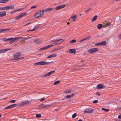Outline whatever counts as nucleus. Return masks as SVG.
I'll use <instances>...</instances> for the list:
<instances>
[{
  "label": "nucleus",
  "mask_w": 121,
  "mask_h": 121,
  "mask_svg": "<svg viewBox=\"0 0 121 121\" xmlns=\"http://www.w3.org/2000/svg\"><path fill=\"white\" fill-rule=\"evenodd\" d=\"M52 62H45L42 61L35 63L33 65L36 66L38 65H49Z\"/></svg>",
  "instance_id": "1"
},
{
  "label": "nucleus",
  "mask_w": 121,
  "mask_h": 121,
  "mask_svg": "<svg viewBox=\"0 0 121 121\" xmlns=\"http://www.w3.org/2000/svg\"><path fill=\"white\" fill-rule=\"evenodd\" d=\"M44 11L42 10L38 11L35 15L34 17L35 18H37L42 16L44 14Z\"/></svg>",
  "instance_id": "2"
},
{
  "label": "nucleus",
  "mask_w": 121,
  "mask_h": 121,
  "mask_svg": "<svg viewBox=\"0 0 121 121\" xmlns=\"http://www.w3.org/2000/svg\"><path fill=\"white\" fill-rule=\"evenodd\" d=\"M21 55V54L20 53H17L15 54L13 56L15 59H13V60H17V59H22L24 58L23 57H21L20 58H18Z\"/></svg>",
  "instance_id": "3"
},
{
  "label": "nucleus",
  "mask_w": 121,
  "mask_h": 121,
  "mask_svg": "<svg viewBox=\"0 0 121 121\" xmlns=\"http://www.w3.org/2000/svg\"><path fill=\"white\" fill-rule=\"evenodd\" d=\"M27 13H21V14L19 15L17 17H15V19L16 20H17L20 19L21 18L24 16H25V15L27 14Z\"/></svg>",
  "instance_id": "4"
},
{
  "label": "nucleus",
  "mask_w": 121,
  "mask_h": 121,
  "mask_svg": "<svg viewBox=\"0 0 121 121\" xmlns=\"http://www.w3.org/2000/svg\"><path fill=\"white\" fill-rule=\"evenodd\" d=\"M98 50L97 48H94L90 49L88 50V52L90 53H92L97 52Z\"/></svg>",
  "instance_id": "5"
},
{
  "label": "nucleus",
  "mask_w": 121,
  "mask_h": 121,
  "mask_svg": "<svg viewBox=\"0 0 121 121\" xmlns=\"http://www.w3.org/2000/svg\"><path fill=\"white\" fill-rule=\"evenodd\" d=\"M28 101H22L21 102L18 104L19 106H21L22 105H27L29 104Z\"/></svg>",
  "instance_id": "6"
},
{
  "label": "nucleus",
  "mask_w": 121,
  "mask_h": 121,
  "mask_svg": "<svg viewBox=\"0 0 121 121\" xmlns=\"http://www.w3.org/2000/svg\"><path fill=\"white\" fill-rule=\"evenodd\" d=\"M22 38V37H17V38H11L12 39H11L10 40V43H14L15 42H16L17 41V40L19 38Z\"/></svg>",
  "instance_id": "7"
},
{
  "label": "nucleus",
  "mask_w": 121,
  "mask_h": 121,
  "mask_svg": "<svg viewBox=\"0 0 121 121\" xmlns=\"http://www.w3.org/2000/svg\"><path fill=\"white\" fill-rule=\"evenodd\" d=\"M103 26L105 27L108 26H110V23L108 21H104L103 23Z\"/></svg>",
  "instance_id": "8"
},
{
  "label": "nucleus",
  "mask_w": 121,
  "mask_h": 121,
  "mask_svg": "<svg viewBox=\"0 0 121 121\" xmlns=\"http://www.w3.org/2000/svg\"><path fill=\"white\" fill-rule=\"evenodd\" d=\"M94 111V109L91 108H87L84 110V112L85 113H91L93 112Z\"/></svg>",
  "instance_id": "9"
},
{
  "label": "nucleus",
  "mask_w": 121,
  "mask_h": 121,
  "mask_svg": "<svg viewBox=\"0 0 121 121\" xmlns=\"http://www.w3.org/2000/svg\"><path fill=\"white\" fill-rule=\"evenodd\" d=\"M17 104H14L5 107L4 109H8L11 108L16 107L17 106Z\"/></svg>",
  "instance_id": "10"
},
{
  "label": "nucleus",
  "mask_w": 121,
  "mask_h": 121,
  "mask_svg": "<svg viewBox=\"0 0 121 121\" xmlns=\"http://www.w3.org/2000/svg\"><path fill=\"white\" fill-rule=\"evenodd\" d=\"M97 86L98 87V89H101L102 88H105V86L103 84H98L97 85Z\"/></svg>",
  "instance_id": "11"
},
{
  "label": "nucleus",
  "mask_w": 121,
  "mask_h": 121,
  "mask_svg": "<svg viewBox=\"0 0 121 121\" xmlns=\"http://www.w3.org/2000/svg\"><path fill=\"white\" fill-rule=\"evenodd\" d=\"M34 42L38 44H39L41 43V41L39 39H34Z\"/></svg>",
  "instance_id": "12"
},
{
  "label": "nucleus",
  "mask_w": 121,
  "mask_h": 121,
  "mask_svg": "<svg viewBox=\"0 0 121 121\" xmlns=\"http://www.w3.org/2000/svg\"><path fill=\"white\" fill-rule=\"evenodd\" d=\"M65 6V4H64L62 5H60L59 6L56 7L55 9L56 10H58L64 8Z\"/></svg>",
  "instance_id": "13"
},
{
  "label": "nucleus",
  "mask_w": 121,
  "mask_h": 121,
  "mask_svg": "<svg viewBox=\"0 0 121 121\" xmlns=\"http://www.w3.org/2000/svg\"><path fill=\"white\" fill-rule=\"evenodd\" d=\"M77 16L75 14H73L71 17V18L73 21H75L77 18Z\"/></svg>",
  "instance_id": "14"
},
{
  "label": "nucleus",
  "mask_w": 121,
  "mask_h": 121,
  "mask_svg": "<svg viewBox=\"0 0 121 121\" xmlns=\"http://www.w3.org/2000/svg\"><path fill=\"white\" fill-rule=\"evenodd\" d=\"M6 14L5 11H3L0 12V17H2L5 16Z\"/></svg>",
  "instance_id": "15"
},
{
  "label": "nucleus",
  "mask_w": 121,
  "mask_h": 121,
  "mask_svg": "<svg viewBox=\"0 0 121 121\" xmlns=\"http://www.w3.org/2000/svg\"><path fill=\"white\" fill-rule=\"evenodd\" d=\"M11 48H8L7 49H3L0 50V53H3L5 52L6 51H7L9 50H11Z\"/></svg>",
  "instance_id": "16"
},
{
  "label": "nucleus",
  "mask_w": 121,
  "mask_h": 121,
  "mask_svg": "<svg viewBox=\"0 0 121 121\" xmlns=\"http://www.w3.org/2000/svg\"><path fill=\"white\" fill-rule=\"evenodd\" d=\"M57 56V54H52L50 55L49 56L47 57L48 58H50L52 57H55L56 56Z\"/></svg>",
  "instance_id": "17"
},
{
  "label": "nucleus",
  "mask_w": 121,
  "mask_h": 121,
  "mask_svg": "<svg viewBox=\"0 0 121 121\" xmlns=\"http://www.w3.org/2000/svg\"><path fill=\"white\" fill-rule=\"evenodd\" d=\"M40 25L39 24L35 26L34 29H33L32 30V31H35L38 29L39 27H40Z\"/></svg>",
  "instance_id": "18"
},
{
  "label": "nucleus",
  "mask_w": 121,
  "mask_h": 121,
  "mask_svg": "<svg viewBox=\"0 0 121 121\" xmlns=\"http://www.w3.org/2000/svg\"><path fill=\"white\" fill-rule=\"evenodd\" d=\"M69 52L70 53H73L76 52V50L75 49H71L69 50Z\"/></svg>",
  "instance_id": "19"
},
{
  "label": "nucleus",
  "mask_w": 121,
  "mask_h": 121,
  "mask_svg": "<svg viewBox=\"0 0 121 121\" xmlns=\"http://www.w3.org/2000/svg\"><path fill=\"white\" fill-rule=\"evenodd\" d=\"M14 6L13 5H10L7 6L8 10L9 9H14Z\"/></svg>",
  "instance_id": "20"
},
{
  "label": "nucleus",
  "mask_w": 121,
  "mask_h": 121,
  "mask_svg": "<svg viewBox=\"0 0 121 121\" xmlns=\"http://www.w3.org/2000/svg\"><path fill=\"white\" fill-rule=\"evenodd\" d=\"M52 42L55 45H57L59 44L58 40H54L52 41Z\"/></svg>",
  "instance_id": "21"
},
{
  "label": "nucleus",
  "mask_w": 121,
  "mask_h": 121,
  "mask_svg": "<svg viewBox=\"0 0 121 121\" xmlns=\"http://www.w3.org/2000/svg\"><path fill=\"white\" fill-rule=\"evenodd\" d=\"M53 44H51L47 46L44 47V48L45 49H47L49 48H50L52 46H53Z\"/></svg>",
  "instance_id": "22"
},
{
  "label": "nucleus",
  "mask_w": 121,
  "mask_h": 121,
  "mask_svg": "<svg viewBox=\"0 0 121 121\" xmlns=\"http://www.w3.org/2000/svg\"><path fill=\"white\" fill-rule=\"evenodd\" d=\"M97 17H98L97 15L94 16L92 18V21L94 22L95 20L97 19Z\"/></svg>",
  "instance_id": "23"
},
{
  "label": "nucleus",
  "mask_w": 121,
  "mask_h": 121,
  "mask_svg": "<svg viewBox=\"0 0 121 121\" xmlns=\"http://www.w3.org/2000/svg\"><path fill=\"white\" fill-rule=\"evenodd\" d=\"M103 26V25L101 24H98L97 26V28L99 29H100L102 28Z\"/></svg>",
  "instance_id": "24"
},
{
  "label": "nucleus",
  "mask_w": 121,
  "mask_h": 121,
  "mask_svg": "<svg viewBox=\"0 0 121 121\" xmlns=\"http://www.w3.org/2000/svg\"><path fill=\"white\" fill-rule=\"evenodd\" d=\"M44 108L43 104H41L39 105L38 107V109H42Z\"/></svg>",
  "instance_id": "25"
},
{
  "label": "nucleus",
  "mask_w": 121,
  "mask_h": 121,
  "mask_svg": "<svg viewBox=\"0 0 121 121\" xmlns=\"http://www.w3.org/2000/svg\"><path fill=\"white\" fill-rule=\"evenodd\" d=\"M101 46H104L106 44L107 42L106 41H103L101 42Z\"/></svg>",
  "instance_id": "26"
},
{
  "label": "nucleus",
  "mask_w": 121,
  "mask_h": 121,
  "mask_svg": "<svg viewBox=\"0 0 121 121\" xmlns=\"http://www.w3.org/2000/svg\"><path fill=\"white\" fill-rule=\"evenodd\" d=\"M0 10H8L7 6L3 7L0 8Z\"/></svg>",
  "instance_id": "27"
},
{
  "label": "nucleus",
  "mask_w": 121,
  "mask_h": 121,
  "mask_svg": "<svg viewBox=\"0 0 121 121\" xmlns=\"http://www.w3.org/2000/svg\"><path fill=\"white\" fill-rule=\"evenodd\" d=\"M12 39L11 38H9L8 39H7L6 38H3L2 39V40H3V41H9L11 39Z\"/></svg>",
  "instance_id": "28"
},
{
  "label": "nucleus",
  "mask_w": 121,
  "mask_h": 121,
  "mask_svg": "<svg viewBox=\"0 0 121 121\" xmlns=\"http://www.w3.org/2000/svg\"><path fill=\"white\" fill-rule=\"evenodd\" d=\"M71 92V91L70 90H69L67 91H64V92L65 94L70 93Z\"/></svg>",
  "instance_id": "29"
},
{
  "label": "nucleus",
  "mask_w": 121,
  "mask_h": 121,
  "mask_svg": "<svg viewBox=\"0 0 121 121\" xmlns=\"http://www.w3.org/2000/svg\"><path fill=\"white\" fill-rule=\"evenodd\" d=\"M53 10V9L52 8H48L46 9L44 11L45 12H47L49 11H50Z\"/></svg>",
  "instance_id": "30"
},
{
  "label": "nucleus",
  "mask_w": 121,
  "mask_h": 121,
  "mask_svg": "<svg viewBox=\"0 0 121 121\" xmlns=\"http://www.w3.org/2000/svg\"><path fill=\"white\" fill-rule=\"evenodd\" d=\"M43 106L44 108H45L50 107L51 106V105L50 104L45 105V104H43Z\"/></svg>",
  "instance_id": "31"
},
{
  "label": "nucleus",
  "mask_w": 121,
  "mask_h": 121,
  "mask_svg": "<svg viewBox=\"0 0 121 121\" xmlns=\"http://www.w3.org/2000/svg\"><path fill=\"white\" fill-rule=\"evenodd\" d=\"M9 30V29H1L0 30V33H2L3 32L5 31L6 30Z\"/></svg>",
  "instance_id": "32"
},
{
  "label": "nucleus",
  "mask_w": 121,
  "mask_h": 121,
  "mask_svg": "<svg viewBox=\"0 0 121 121\" xmlns=\"http://www.w3.org/2000/svg\"><path fill=\"white\" fill-rule=\"evenodd\" d=\"M23 9V8H20V9H16L14 10V11L15 12H17V11H20L22 10Z\"/></svg>",
  "instance_id": "33"
},
{
  "label": "nucleus",
  "mask_w": 121,
  "mask_h": 121,
  "mask_svg": "<svg viewBox=\"0 0 121 121\" xmlns=\"http://www.w3.org/2000/svg\"><path fill=\"white\" fill-rule=\"evenodd\" d=\"M102 110H103L104 111V112H108L109 111V109H106L105 108H102L101 109Z\"/></svg>",
  "instance_id": "34"
},
{
  "label": "nucleus",
  "mask_w": 121,
  "mask_h": 121,
  "mask_svg": "<svg viewBox=\"0 0 121 121\" xmlns=\"http://www.w3.org/2000/svg\"><path fill=\"white\" fill-rule=\"evenodd\" d=\"M64 40L63 39H60L59 40H58V42L59 44L61 43L62 41Z\"/></svg>",
  "instance_id": "35"
},
{
  "label": "nucleus",
  "mask_w": 121,
  "mask_h": 121,
  "mask_svg": "<svg viewBox=\"0 0 121 121\" xmlns=\"http://www.w3.org/2000/svg\"><path fill=\"white\" fill-rule=\"evenodd\" d=\"M60 81H57L54 82V85H56L58 84L60 82Z\"/></svg>",
  "instance_id": "36"
},
{
  "label": "nucleus",
  "mask_w": 121,
  "mask_h": 121,
  "mask_svg": "<svg viewBox=\"0 0 121 121\" xmlns=\"http://www.w3.org/2000/svg\"><path fill=\"white\" fill-rule=\"evenodd\" d=\"M41 115L40 114H37L36 115V117L39 118L41 117Z\"/></svg>",
  "instance_id": "37"
},
{
  "label": "nucleus",
  "mask_w": 121,
  "mask_h": 121,
  "mask_svg": "<svg viewBox=\"0 0 121 121\" xmlns=\"http://www.w3.org/2000/svg\"><path fill=\"white\" fill-rule=\"evenodd\" d=\"M76 39H73L71 41H70L69 42V43H74L76 42Z\"/></svg>",
  "instance_id": "38"
},
{
  "label": "nucleus",
  "mask_w": 121,
  "mask_h": 121,
  "mask_svg": "<svg viewBox=\"0 0 121 121\" xmlns=\"http://www.w3.org/2000/svg\"><path fill=\"white\" fill-rule=\"evenodd\" d=\"M50 76L49 73H47L46 74H44L43 75V77H46L47 76Z\"/></svg>",
  "instance_id": "39"
},
{
  "label": "nucleus",
  "mask_w": 121,
  "mask_h": 121,
  "mask_svg": "<svg viewBox=\"0 0 121 121\" xmlns=\"http://www.w3.org/2000/svg\"><path fill=\"white\" fill-rule=\"evenodd\" d=\"M9 0H2V3H5L8 1Z\"/></svg>",
  "instance_id": "40"
},
{
  "label": "nucleus",
  "mask_w": 121,
  "mask_h": 121,
  "mask_svg": "<svg viewBox=\"0 0 121 121\" xmlns=\"http://www.w3.org/2000/svg\"><path fill=\"white\" fill-rule=\"evenodd\" d=\"M77 114L76 113H75L73 114L72 116V117L73 118H74L76 116Z\"/></svg>",
  "instance_id": "41"
},
{
  "label": "nucleus",
  "mask_w": 121,
  "mask_h": 121,
  "mask_svg": "<svg viewBox=\"0 0 121 121\" xmlns=\"http://www.w3.org/2000/svg\"><path fill=\"white\" fill-rule=\"evenodd\" d=\"M55 72V71H53L50 72L48 73L49 75H50L51 74L54 73Z\"/></svg>",
  "instance_id": "42"
},
{
  "label": "nucleus",
  "mask_w": 121,
  "mask_h": 121,
  "mask_svg": "<svg viewBox=\"0 0 121 121\" xmlns=\"http://www.w3.org/2000/svg\"><path fill=\"white\" fill-rule=\"evenodd\" d=\"M61 49V48L60 47H59L55 48L54 49L55 50V51H56L58 50H59L60 49Z\"/></svg>",
  "instance_id": "43"
},
{
  "label": "nucleus",
  "mask_w": 121,
  "mask_h": 121,
  "mask_svg": "<svg viewBox=\"0 0 121 121\" xmlns=\"http://www.w3.org/2000/svg\"><path fill=\"white\" fill-rule=\"evenodd\" d=\"M91 37L90 36H88L86 38H84V40H88Z\"/></svg>",
  "instance_id": "44"
},
{
  "label": "nucleus",
  "mask_w": 121,
  "mask_h": 121,
  "mask_svg": "<svg viewBox=\"0 0 121 121\" xmlns=\"http://www.w3.org/2000/svg\"><path fill=\"white\" fill-rule=\"evenodd\" d=\"M71 97L70 95H68L66 96V98L67 99H69Z\"/></svg>",
  "instance_id": "45"
},
{
  "label": "nucleus",
  "mask_w": 121,
  "mask_h": 121,
  "mask_svg": "<svg viewBox=\"0 0 121 121\" xmlns=\"http://www.w3.org/2000/svg\"><path fill=\"white\" fill-rule=\"evenodd\" d=\"M98 102V101L97 100H96L93 101L92 102L94 103H96Z\"/></svg>",
  "instance_id": "46"
},
{
  "label": "nucleus",
  "mask_w": 121,
  "mask_h": 121,
  "mask_svg": "<svg viewBox=\"0 0 121 121\" xmlns=\"http://www.w3.org/2000/svg\"><path fill=\"white\" fill-rule=\"evenodd\" d=\"M95 45L96 46H99V45H100L101 46V42L97 43L95 44Z\"/></svg>",
  "instance_id": "47"
},
{
  "label": "nucleus",
  "mask_w": 121,
  "mask_h": 121,
  "mask_svg": "<svg viewBox=\"0 0 121 121\" xmlns=\"http://www.w3.org/2000/svg\"><path fill=\"white\" fill-rule=\"evenodd\" d=\"M16 101L15 100H12L9 101V102L12 103H14Z\"/></svg>",
  "instance_id": "48"
},
{
  "label": "nucleus",
  "mask_w": 121,
  "mask_h": 121,
  "mask_svg": "<svg viewBox=\"0 0 121 121\" xmlns=\"http://www.w3.org/2000/svg\"><path fill=\"white\" fill-rule=\"evenodd\" d=\"M45 99L44 98H43L40 99V101H43L44 100H45Z\"/></svg>",
  "instance_id": "49"
},
{
  "label": "nucleus",
  "mask_w": 121,
  "mask_h": 121,
  "mask_svg": "<svg viewBox=\"0 0 121 121\" xmlns=\"http://www.w3.org/2000/svg\"><path fill=\"white\" fill-rule=\"evenodd\" d=\"M36 7V6H33L31 7L30 9L31 10L32 9H33L34 8H35Z\"/></svg>",
  "instance_id": "50"
},
{
  "label": "nucleus",
  "mask_w": 121,
  "mask_h": 121,
  "mask_svg": "<svg viewBox=\"0 0 121 121\" xmlns=\"http://www.w3.org/2000/svg\"><path fill=\"white\" fill-rule=\"evenodd\" d=\"M118 118L120 119L121 118V114L118 116Z\"/></svg>",
  "instance_id": "51"
},
{
  "label": "nucleus",
  "mask_w": 121,
  "mask_h": 121,
  "mask_svg": "<svg viewBox=\"0 0 121 121\" xmlns=\"http://www.w3.org/2000/svg\"><path fill=\"white\" fill-rule=\"evenodd\" d=\"M91 10V9L89 8L87 10H86L85 12H87L88 11H90Z\"/></svg>",
  "instance_id": "52"
},
{
  "label": "nucleus",
  "mask_w": 121,
  "mask_h": 121,
  "mask_svg": "<svg viewBox=\"0 0 121 121\" xmlns=\"http://www.w3.org/2000/svg\"><path fill=\"white\" fill-rule=\"evenodd\" d=\"M31 22L28 23L27 24H26V25L24 26H26L27 25H29V24H31Z\"/></svg>",
  "instance_id": "53"
},
{
  "label": "nucleus",
  "mask_w": 121,
  "mask_h": 121,
  "mask_svg": "<svg viewBox=\"0 0 121 121\" xmlns=\"http://www.w3.org/2000/svg\"><path fill=\"white\" fill-rule=\"evenodd\" d=\"M45 50L44 48V47H43V48H41L40 49V50Z\"/></svg>",
  "instance_id": "54"
},
{
  "label": "nucleus",
  "mask_w": 121,
  "mask_h": 121,
  "mask_svg": "<svg viewBox=\"0 0 121 121\" xmlns=\"http://www.w3.org/2000/svg\"><path fill=\"white\" fill-rule=\"evenodd\" d=\"M119 39H121V34L119 37Z\"/></svg>",
  "instance_id": "55"
},
{
  "label": "nucleus",
  "mask_w": 121,
  "mask_h": 121,
  "mask_svg": "<svg viewBox=\"0 0 121 121\" xmlns=\"http://www.w3.org/2000/svg\"><path fill=\"white\" fill-rule=\"evenodd\" d=\"M96 94L99 96L100 95V94L98 92H96Z\"/></svg>",
  "instance_id": "56"
},
{
  "label": "nucleus",
  "mask_w": 121,
  "mask_h": 121,
  "mask_svg": "<svg viewBox=\"0 0 121 121\" xmlns=\"http://www.w3.org/2000/svg\"><path fill=\"white\" fill-rule=\"evenodd\" d=\"M74 94H72L71 95H70L71 96V97H73V96H74Z\"/></svg>",
  "instance_id": "57"
},
{
  "label": "nucleus",
  "mask_w": 121,
  "mask_h": 121,
  "mask_svg": "<svg viewBox=\"0 0 121 121\" xmlns=\"http://www.w3.org/2000/svg\"><path fill=\"white\" fill-rule=\"evenodd\" d=\"M84 41V39H82L80 40V42H82V41Z\"/></svg>",
  "instance_id": "58"
},
{
  "label": "nucleus",
  "mask_w": 121,
  "mask_h": 121,
  "mask_svg": "<svg viewBox=\"0 0 121 121\" xmlns=\"http://www.w3.org/2000/svg\"><path fill=\"white\" fill-rule=\"evenodd\" d=\"M55 51V49H54V50H52V51L51 52H54V51Z\"/></svg>",
  "instance_id": "59"
},
{
  "label": "nucleus",
  "mask_w": 121,
  "mask_h": 121,
  "mask_svg": "<svg viewBox=\"0 0 121 121\" xmlns=\"http://www.w3.org/2000/svg\"><path fill=\"white\" fill-rule=\"evenodd\" d=\"M0 3H2V0H0Z\"/></svg>",
  "instance_id": "60"
},
{
  "label": "nucleus",
  "mask_w": 121,
  "mask_h": 121,
  "mask_svg": "<svg viewBox=\"0 0 121 121\" xmlns=\"http://www.w3.org/2000/svg\"><path fill=\"white\" fill-rule=\"evenodd\" d=\"M33 31L32 30H28L27 31L28 32V31Z\"/></svg>",
  "instance_id": "61"
},
{
  "label": "nucleus",
  "mask_w": 121,
  "mask_h": 121,
  "mask_svg": "<svg viewBox=\"0 0 121 121\" xmlns=\"http://www.w3.org/2000/svg\"><path fill=\"white\" fill-rule=\"evenodd\" d=\"M78 121H82V120L81 119H80Z\"/></svg>",
  "instance_id": "62"
},
{
  "label": "nucleus",
  "mask_w": 121,
  "mask_h": 121,
  "mask_svg": "<svg viewBox=\"0 0 121 121\" xmlns=\"http://www.w3.org/2000/svg\"><path fill=\"white\" fill-rule=\"evenodd\" d=\"M67 24V25H69V22H68Z\"/></svg>",
  "instance_id": "63"
},
{
  "label": "nucleus",
  "mask_w": 121,
  "mask_h": 121,
  "mask_svg": "<svg viewBox=\"0 0 121 121\" xmlns=\"http://www.w3.org/2000/svg\"><path fill=\"white\" fill-rule=\"evenodd\" d=\"M1 117V115L0 114V118Z\"/></svg>",
  "instance_id": "64"
}]
</instances>
